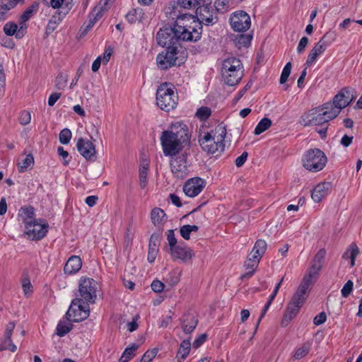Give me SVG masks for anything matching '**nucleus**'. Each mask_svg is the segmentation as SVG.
I'll return each mask as SVG.
<instances>
[{
    "instance_id": "nucleus-1",
    "label": "nucleus",
    "mask_w": 362,
    "mask_h": 362,
    "mask_svg": "<svg viewBox=\"0 0 362 362\" xmlns=\"http://www.w3.org/2000/svg\"><path fill=\"white\" fill-rule=\"evenodd\" d=\"M175 22L166 24L156 34L157 44L163 47H178L180 42H196L202 37L203 26L189 13H170Z\"/></svg>"
},
{
    "instance_id": "nucleus-2",
    "label": "nucleus",
    "mask_w": 362,
    "mask_h": 362,
    "mask_svg": "<svg viewBox=\"0 0 362 362\" xmlns=\"http://www.w3.org/2000/svg\"><path fill=\"white\" fill-rule=\"evenodd\" d=\"M190 138L186 124L181 122L173 124L171 130L163 131L160 138L163 154L170 157L177 156L186 145L189 144Z\"/></svg>"
},
{
    "instance_id": "nucleus-3",
    "label": "nucleus",
    "mask_w": 362,
    "mask_h": 362,
    "mask_svg": "<svg viewBox=\"0 0 362 362\" xmlns=\"http://www.w3.org/2000/svg\"><path fill=\"white\" fill-rule=\"evenodd\" d=\"M187 58L185 52H180L178 47H165L156 57V64L160 70H168L173 66H180Z\"/></svg>"
},
{
    "instance_id": "nucleus-4",
    "label": "nucleus",
    "mask_w": 362,
    "mask_h": 362,
    "mask_svg": "<svg viewBox=\"0 0 362 362\" xmlns=\"http://www.w3.org/2000/svg\"><path fill=\"white\" fill-rule=\"evenodd\" d=\"M221 75L225 83L228 86L237 85L243 76L240 60L235 57H229L223 60Z\"/></svg>"
},
{
    "instance_id": "nucleus-5",
    "label": "nucleus",
    "mask_w": 362,
    "mask_h": 362,
    "mask_svg": "<svg viewBox=\"0 0 362 362\" xmlns=\"http://www.w3.org/2000/svg\"><path fill=\"white\" fill-rule=\"evenodd\" d=\"M98 283L91 278L81 277L78 284L79 296L72 300L73 305L78 303L89 305L94 303L97 298V293L99 289Z\"/></svg>"
},
{
    "instance_id": "nucleus-6",
    "label": "nucleus",
    "mask_w": 362,
    "mask_h": 362,
    "mask_svg": "<svg viewBox=\"0 0 362 362\" xmlns=\"http://www.w3.org/2000/svg\"><path fill=\"white\" fill-rule=\"evenodd\" d=\"M170 83H163L157 88L156 104L162 110L168 112L175 107L178 96Z\"/></svg>"
},
{
    "instance_id": "nucleus-7",
    "label": "nucleus",
    "mask_w": 362,
    "mask_h": 362,
    "mask_svg": "<svg viewBox=\"0 0 362 362\" xmlns=\"http://www.w3.org/2000/svg\"><path fill=\"white\" fill-rule=\"evenodd\" d=\"M337 117V113L323 112V108L318 106L305 112L300 117V124L305 127L322 125Z\"/></svg>"
},
{
    "instance_id": "nucleus-8",
    "label": "nucleus",
    "mask_w": 362,
    "mask_h": 362,
    "mask_svg": "<svg viewBox=\"0 0 362 362\" xmlns=\"http://www.w3.org/2000/svg\"><path fill=\"white\" fill-rule=\"evenodd\" d=\"M327 161L325 153L320 148H311L306 151L303 158V167L312 172H318L323 169Z\"/></svg>"
},
{
    "instance_id": "nucleus-9",
    "label": "nucleus",
    "mask_w": 362,
    "mask_h": 362,
    "mask_svg": "<svg viewBox=\"0 0 362 362\" xmlns=\"http://www.w3.org/2000/svg\"><path fill=\"white\" fill-rule=\"evenodd\" d=\"M226 134V130L225 127L223 128L221 133L217 136L216 140L214 136H212L210 133L207 132L203 137L199 139L202 149L208 154H214L218 151L223 152L225 147L224 140Z\"/></svg>"
},
{
    "instance_id": "nucleus-10",
    "label": "nucleus",
    "mask_w": 362,
    "mask_h": 362,
    "mask_svg": "<svg viewBox=\"0 0 362 362\" xmlns=\"http://www.w3.org/2000/svg\"><path fill=\"white\" fill-rule=\"evenodd\" d=\"M188 153L185 151L171 157L170 161V169L173 175L177 178L185 179L189 174V164L187 161Z\"/></svg>"
},
{
    "instance_id": "nucleus-11",
    "label": "nucleus",
    "mask_w": 362,
    "mask_h": 362,
    "mask_svg": "<svg viewBox=\"0 0 362 362\" xmlns=\"http://www.w3.org/2000/svg\"><path fill=\"white\" fill-rule=\"evenodd\" d=\"M82 303H78L77 305L71 303L65 314V317L67 320L79 322L88 317L90 314L89 305H83Z\"/></svg>"
},
{
    "instance_id": "nucleus-12",
    "label": "nucleus",
    "mask_w": 362,
    "mask_h": 362,
    "mask_svg": "<svg viewBox=\"0 0 362 362\" xmlns=\"http://www.w3.org/2000/svg\"><path fill=\"white\" fill-rule=\"evenodd\" d=\"M33 219V222L26 223L25 228L27 231L25 233L33 240H39L42 239L48 232L49 225L45 221L39 219Z\"/></svg>"
},
{
    "instance_id": "nucleus-13",
    "label": "nucleus",
    "mask_w": 362,
    "mask_h": 362,
    "mask_svg": "<svg viewBox=\"0 0 362 362\" xmlns=\"http://www.w3.org/2000/svg\"><path fill=\"white\" fill-rule=\"evenodd\" d=\"M230 23L235 31L243 33L250 28L251 25L250 17L245 11H238L231 15Z\"/></svg>"
},
{
    "instance_id": "nucleus-14",
    "label": "nucleus",
    "mask_w": 362,
    "mask_h": 362,
    "mask_svg": "<svg viewBox=\"0 0 362 362\" xmlns=\"http://www.w3.org/2000/svg\"><path fill=\"white\" fill-rule=\"evenodd\" d=\"M196 14L197 16H192L194 18L195 21L200 23L202 25V23L206 25H212L216 23L218 19L216 16H214L211 5L206 7L197 8Z\"/></svg>"
},
{
    "instance_id": "nucleus-15",
    "label": "nucleus",
    "mask_w": 362,
    "mask_h": 362,
    "mask_svg": "<svg viewBox=\"0 0 362 362\" xmlns=\"http://www.w3.org/2000/svg\"><path fill=\"white\" fill-rule=\"evenodd\" d=\"M327 252L325 248H322L315 255L312 262L311 267L308 269V273L305 274L304 277H308L309 280L313 281V279L319 275V272L322 269Z\"/></svg>"
},
{
    "instance_id": "nucleus-16",
    "label": "nucleus",
    "mask_w": 362,
    "mask_h": 362,
    "mask_svg": "<svg viewBox=\"0 0 362 362\" xmlns=\"http://www.w3.org/2000/svg\"><path fill=\"white\" fill-rule=\"evenodd\" d=\"M40 7V3L34 1L30 6H28L25 11L21 15L18 21L19 23V33L18 37L25 36L27 33L26 22L37 12Z\"/></svg>"
},
{
    "instance_id": "nucleus-17",
    "label": "nucleus",
    "mask_w": 362,
    "mask_h": 362,
    "mask_svg": "<svg viewBox=\"0 0 362 362\" xmlns=\"http://www.w3.org/2000/svg\"><path fill=\"white\" fill-rule=\"evenodd\" d=\"M76 148L81 155L87 160L95 161L96 160L95 145L90 141L79 138L76 143Z\"/></svg>"
},
{
    "instance_id": "nucleus-18",
    "label": "nucleus",
    "mask_w": 362,
    "mask_h": 362,
    "mask_svg": "<svg viewBox=\"0 0 362 362\" xmlns=\"http://www.w3.org/2000/svg\"><path fill=\"white\" fill-rule=\"evenodd\" d=\"M206 182L200 177H193L188 180L183 187L185 194L189 197L197 196L204 188Z\"/></svg>"
},
{
    "instance_id": "nucleus-19",
    "label": "nucleus",
    "mask_w": 362,
    "mask_h": 362,
    "mask_svg": "<svg viewBox=\"0 0 362 362\" xmlns=\"http://www.w3.org/2000/svg\"><path fill=\"white\" fill-rule=\"evenodd\" d=\"M170 253L173 259H179L183 262H187L194 256L193 250L183 243H180L176 247L172 248Z\"/></svg>"
},
{
    "instance_id": "nucleus-20",
    "label": "nucleus",
    "mask_w": 362,
    "mask_h": 362,
    "mask_svg": "<svg viewBox=\"0 0 362 362\" xmlns=\"http://www.w3.org/2000/svg\"><path fill=\"white\" fill-rule=\"evenodd\" d=\"M162 239V231H157L153 233L148 243V251L147 260L148 262L152 263L155 261L157 254L159 250V245Z\"/></svg>"
},
{
    "instance_id": "nucleus-21",
    "label": "nucleus",
    "mask_w": 362,
    "mask_h": 362,
    "mask_svg": "<svg viewBox=\"0 0 362 362\" xmlns=\"http://www.w3.org/2000/svg\"><path fill=\"white\" fill-rule=\"evenodd\" d=\"M332 190V183L329 182H322L317 185L313 189L311 197L316 202H320L323 198L327 196Z\"/></svg>"
},
{
    "instance_id": "nucleus-22",
    "label": "nucleus",
    "mask_w": 362,
    "mask_h": 362,
    "mask_svg": "<svg viewBox=\"0 0 362 362\" xmlns=\"http://www.w3.org/2000/svg\"><path fill=\"white\" fill-rule=\"evenodd\" d=\"M293 299L288 304L286 310L284 315V317L281 320V326L286 327L288 325L290 321L298 313L300 308L303 304L298 303Z\"/></svg>"
},
{
    "instance_id": "nucleus-23",
    "label": "nucleus",
    "mask_w": 362,
    "mask_h": 362,
    "mask_svg": "<svg viewBox=\"0 0 362 362\" xmlns=\"http://www.w3.org/2000/svg\"><path fill=\"white\" fill-rule=\"evenodd\" d=\"M308 277L303 278L297 291L294 293L292 299L299 302L298 303L303 304L306 297L309 286L312 284L313 281L307 279Z\"/></svg>"
},
{
    "instance_id": "nucleus-24",
    "label": "nucleus",
    "mask_w": 362,
    "mask_h": 362,
    "mask_svg": "<svg viewBox=\"0 0 362 362\" xmlns=\"http://www.w3.org/2000/svg\"><path fill=\"white\" fill-rule=\"evenodd\" d=\"M151 219L153 224L159 229L158 231H162L163 226L167 221V216L163 209L155 207L151 210Z\"/></svg>"
},
{
    "instance_id": "nucleus-25",
    "label": "nucleus",
    "mask_w": 362,
    "mask_h": 362,
    "mask_svg": "<svg viewBox=\"0 0 362 362\" xmlns=\"http://www.w3.org/2000/svg\"><path fill=\"white\" fill-rule=\"evenodd\" d=\"M82 267V261L80 257L73 255L69 258L64 267L65 274L71 275L77 273Z\"/></svg>"
},
{
    "instance_id": "nucleus-26",
    "label": "nucleus",
    "mask_w": 362,
    "mask_h": 362,
    "mask_svg": "<svg viewBox=\"0 0 362 362\" xmlns=\"http://www.w3.org/2000/svg\"><path fill=\"white\" fill-rule=\"evenodd\" d=\"M346 90V88H342L333 98V103L335 107H338L339 110L346 107L356 98L354 94H351V99L349 100H346L344 93L347 92Z\"/></svg>"
},
{
    "instance_id": "nucleus-27",
    "label": "nucleus",
    "mask_w": 362,
    "mask_h": 362,
    "mask_svg": "<svg viewBox=\"0 0 362 362\" xmlns=\"http://www.w3.org/2000/svg\"><path fill=\"white\" fill-rule=\"evenodd\" d=\"M346 90V88H342L333 98V103L335 107H338L339 110L346 107L356 98L354 94H351V99L349 100H346L344 93L347 92Z\"/></svg>"
},
{
    "instance_id": "nucleus-28",
    "label": "nucleus",
    "mask_w": 362,
    "mask_h": 362,
    "mask_svg": "<svg viewBox=\"0 0 362 362\" xmlns=\"http://www.w3.org/2000/svg\"><path fill=\"white\" fill-rule=\"evenodd\" d=\"M267 247V245L265 240L262 239L257 240L255 243L252 252L249 255L252 257L251 259L254 260L255 259H257L260 260L261 257L264 255L266 252Z\"/></svg>"
},
{
    "instance_id": "nucleus-29",
    "label": "nucleus",
    "mask_w": 362,
    "mask_h": 362,
    "mask_svg": "<svg viewBox=\"0 0 362 362\" xmlns=\"http://www.w3.org/2000/svg\"><path fill=\"white\" fill-rule=\"evenodd\" d=\"M198 324V320L192 315H186L184 316L182 328L183 332L186 334L192 333L196 328Z\"/></svg>"
},
{
    "instance_id": "nucleus-30",
    "label": "nucleus",
    "mask_w": 362,
    "mask_h": 362,
    "mask_svg": "<svg viewBox=\"0 0 362 362\" xmlns=\"http://www.w3.org/2000/svg\"><path fill=\"white\" fill-rule=\"evenodd\" d=\"M35 209L32 206L21 207L19 210L18 216L21 218L26 226V223L33 222Z\"/></svg>"
},
{
    "instance_id": "nucleus-31",
    "label": "nucleus",
    "mask_w": 362,
    "mask_h": 362,
    "mask_svg": "<svg viewBox=\"0 0 362 362\" xmlns=\"http://www.w3.org/2000/svg\"><path fill=\"white\" fill-rule=\"evenodd\" d=\"M252 40V35L239 34L234 36L233 42L235 46L241 49L242 47H247L250 46Z\"/></svg>"
},
{
    "instance_id": "nucleus-32",
    "label": "nucleus",
    "mask_w": 362,
    "mask_h": 362,
    "mask_svg": "<svg viewBox=\"0 0 362 362\" xmlns=\"http://www.w3.org/2000/svg\"><path fill=\"white\" fill-rule=\"evenodd\" d=\"M330 35H332L331 33H326L323 35V37L319 40V42H317L313 47V49L315 50V52L318 54L319 56L325 52L327 47L330 44V42L327 40V39L329 38Z\"/></svg>"
},
{
    "instance_id": "nucleus-33",
    "label": "nucleus",
    "mask_w": 362,
    "mask_h": 362,
    "mask_svg": "<svg viewBox=\"0 0 362 362\" xmlns=\"http://www.w3.org/2000/svg\"><path fill=\"white\" fill-rule=\"evenodd\" d=\"M34 165V157L33 154H28L21 161L17 163L18 170L20 173H25L28 168H32Z\"/></svg>"
},
{
    "instance_id": "nucleus-34",
    "label": "nucleus",
    "mask_w": 362,
    "mask_h": 362,
    "mask_svg": "<svg viewBox=\"0 0 362 362\" xmlns=\"http://www.w3.org/2000/svg\"><path fill=\"white\" fill-rule=\"evenodd\" d=\"M144 12L142 8H133L131 11H129L127 15H126V19L127 21L132 24L134 23L136 21H141V19L144 17Z\"/></svg>"
},
{
    "instance_id": "nucleus-35",
    "label": "nucleus",
    "mask_w": 362,
    "mask_h": 362,
    "mask_svg": "<svg viewBox=\"0 0 362 362\" xmlns=\"http://www.w3.org/2000/svg\"><path fill=\"white\" fill-rule=\"evenodd\" d=\"M139 345L132 344L127 347L119 359V362H128L134 356V352L139 349Z\"/></svg>"
},
{
    "instance_id": "nucleus-36",
    "label": "nucleus",
    "mask_w": 362,
    "mask_h": 362,
    "mask_svg": "<svg viewBox=\"0 0 362 362\" xmlns=\"http://www.w3.org/2000/svg\"><path fill=\"white\" fill-rule=\"evenodd\" d=\"M4 32L7 36H13L15 35V37L18 40L22 39L24 37H18L19 28L18 27V25L14 22L6 23L4 26Z\"/></svg>"
},
{
    "instance_id": "nucleus-37",
    "label": "nucleus",
    "mask_w": 362,
    "mask_h": 362,
    "mask_svg": "<svg viewBox=\"0 0 362 362\" xmlns=\"http://www.w3.org/2000/svg\"><path fill=\"white\" fill-rule=\"evenodd\" d=\"M191 349V343L189 339L183 340L180 345L177 354V358L180 357L181 359H185Z\"/></svg>"
},
{
    "instance_id": "nucleus-38",
    "label": "nucleus",
    "mask_w": 362,
    "mask_h": 362,
    "mask_svg": "<svg viewBox=\"0 0 362 362\" xmlns=\"http://www.w3.org/2000/svg\"><path fill=\"white\" fill-rule=\"evenodd\" d=\"M272 120L269 118L264 117L262 119L256 126L254 134L255 135H259L267 130L272 126Z\"/></svg>"
},
{
    "instance_id": "nucleus-39",
    "label": "nucleus",
    "mask_w": 362,
    "mask_h": 362,
    "mask_svg": "<svg viewBox=\"0 0 362 362\" xmlns=\"http://www.w3.org/2000/svg\"><path fill=\"white\" fill-rule=\"evenodd\" d=\"M349 251H350L349 258L351 259L350 264H351V267H354L355 264L356 258L357 255L359 254V249L355 243H352L350 245L349 250L346 252L344 253V255L342 256L343 258L347 257V255Z\"/></svg>"
},
{
    "instance_id": "nucleus-40",
    "label": "nucleus",
    "mask_w": 362,
    "mask_h": 362,
    "mask_svg": "<svg viewBox=\"0 0 362 362\" xmlns=\"http://www.w3.org/2000/svg\"><path fill=\"white\" fill-rule=\"evenodd\" d=\"M73 329L71 323H66L64 321H59L57 326V334L59 337H64Z\"/></svg>"
},
{
    "instance_id": "nucleus-41",
    "label": "nucleus",
    "mask_w": 362,
    "mask_h": 362,
    "mask_svg": "<svg viewBox=\"0 0 362 362\" xmlns=\"http://www.w3.org/2000/svg\"><path fill=\"white\" fill-rule=\"evenodd\" d=\"M108 8L107 6H104L103 4H98L96 6L93 11L89 14L91 16L92 19L96 23L103 16V13L107 11Z\"/></svg>"
},
{
    "instance_id": "nucleus-42",
    "label": "nucleus",
    "mask_w": 362,
    "mask_h": 362,
    "mask_svg": "<svg viewBox=\"0 0 362 362\" xmlns=\"http://www.w3.org/2000/svg\"><path fill=\"white\" fill-rule=\"evenodd\" d=\"M108 8L107 6H104L103 4H98L96 6L93 11L89 14L91 16L92 19L96 23L103 16V13L107 11Z\"/></svg>"
},
{
    "instance_id": "nucleus-43",
    "label": "nucleus",
    "mask_w": 362,
    "mask_h": 362,
    "mask_svg": "<svg viewBox=\"0 0 362 362\" xmlns=\"http://www.w3.org/2000/svg\"><path fill=\"white\" fill-rule=\"evenodd\" d=\"M310 346L309 343H305L301 347L298 348L294 355L293 358L296 360H300L304 358L310 351Z\"/></svg>"
},
{
    "instance_id": "nucleus-44",
    "label": "nucleus",
    "mask_w": 362,
    "mask_h": 362,
    "mask_svg": "<svg viewBox=\"0 0 362 362\" xmlns=\"http://www.w3.org/2000/svg\"><path fill=\"white\" fill-rule=\"evenodd\" d=\"M211 115V110L209 107L203 106L199 107L195 115L202 121H206Z\"/></svg>"
},
{
    "instance_id": "nucleus-45",
    "label": "nucleus",
    "mask_w": 362,
    "mask_h": 362,
    "mask_svg": "<svg viewBox=\"0 0 362 362\" xmlns=\"http://www.w3.org/2000/svg\"><path fill=\"white\" fill-rule=\"evenodd\" d=\"M193 0H177V5L175 6L173 11L172 13H173L175 11L177 14H181L180 11L177 10L178 7L180 8H187L190 9L194 8V4L193 3Z\"/></svg>"
},
{
    "instance_id": "nucleus-46",
    "label": "nucleus",
    "mask_w": 362,
    "mask_h": 362,
    "mask_svg": "<svg viewBox=\"0 0 362 362\" xmlns=\"http://www.w3.org/2000/svg\"><path fill=\"white\" fill-rule=\"evenodd\" d=\"M71 132L67 128L63 129L59 135V139L62 144H67L71 139Z\"/></svg>"
},
{
    "instance_id": "nucleus-47",
    "label": "nucleus",
    "mask_w": 362,
    "mask_h": 362,
    "mask_svg": "<svg viewBox=\"0 0 362 362\" xmlns=\"http://www.w3.org/2000/svg\"><path fill=\"white\" fill-rule=\"evenodd\" d=\"M61 21H62V18L58 17V18H57L56 16H53L48 22V24H47V28H46V33L48 35V34H50L52 32H54L56 30L57 25Z\"/></svg>"
},
{
    "instance_id": "nucleus-48",
    "label": "nucleus",
    "mask_w": 362,
    "mask_h": 362,
    "mask_svg": "<svg viewBox=\"0 0 362 362\" xmlns=\"http://www.w3.org/2000/svg\"><path fill=\"white\" fill-rule=\"evenodd\" d=\"M291 66H292L291 63L288 62L284 67L283 71L281 74V76H280L279 81H280L281 84H284L287 81L288 78L291 74Z\"/></svg>"
},
{
    "instance_id": "nucleus-49",
    "label": "nucleus",
    "mask_w": 362,
    "mask_h": 362,
    "mask_svg": "<svg viewBox=\"0 0 362 362\" xmlns=\"http://www.w3.org/2000/svg\"><path fill=\"white\" fill-rule=\"evenodd\" d=\"M66 83L67 76L63 74L62 73L59 74V75L56 78V88L59 90H62L66 87Z\"/></svg>"
},
{
    "instance_id": "nucleus-50",
    "label": "nucleus",
    "mask_w": 362,
    "mask_h": 362,
    "mask_svg": "<svg viewBox=\"0 0 362 362\" xmlns=\"http://www.w3.org/2000/svg\"><path fill=\"white\" fill-rule=\"evenodd\" d=\"M95 22L92 19L91 16H88V21L85 22L80 29L81 36H84L87 34L89 30L94 25Z\"/></svg>"
},
{
    "instance_id": "nucleus-51",
    "label": "nucleus",
    "mask_w": 362,
    "mask_h": 362,
    "mask_svg": "<svg viewBox=\"0 0 362 362\" xmlns=\"http://www.w3.org/2000/svg\"><path fill=\"white\" fill-rule=\"evenodd\" d=\"M148 167L144 166L139 170V183L142 189H144L147 184Z\"/></svg>"
},
{
    "instance_id": "nucleus-52",
    "label": "nucleus",
    "mask_w": 362,
    "mask_h": 362,
    "mask_svg": "<svg viewBox=\"0 0 362 362\" xmlns=\"http://www.w3.org/2000/svg\"><path fill=\"white\" fill-rule=\"evenodd\" d=\"M320 107L323 108V112H336L337 113V116L339 115L341 110H339L338 107H336L333 103H326L322 105L319 106Z\"/></svg>"
},
{
    "instance_id": "nucleus-53",
    "label": "nucleus",
    "mask_w": 362,
    "mask_h": 362,
    "mask_svg": "<svg viewBox=\"0 0 362 362\" xmlns=\"http://www.w3.org/2000/svg\"><path fill=\"white\" fill-rule=\"evenodd\" d=\"M167 240L170 246V250L177 245V240L175 236L174 230L170 229L168 230Z\"/></svg>"
},
{
    "instance_id": "nucleus-54",
    "label": "nucleus",
    "mask_w": 362,
    "mask_h": 362,
    "mask_svg": "<svg viewBox=\"0 0 362 362\" xmlns=\"http://www.w3.org/2000/svg\"><path fill=\"white\" fill-rule=\"evenodd\" d=\"M353 281L351 280H349L343 286L341 292V295L344 298H347L351 293L353 290Z\"/></svg>"
},
{
    "instance_id": "nucleus-55",
    "label": "nucleus",
    "mask_w": 362,
    "mask_h": 362,
    "mask_svg": "<svg viewBox=\"0 0 362 362\" xmlns=\"http://www.w3.org/2000/svg\"><path fill=\"white\" fill-rule=\"evenodd\" d=\"M252 257L249 255L247 260L245 262V267L250 271H255L259 260L257 259H251Z\"/></svg>"
},
{
    "instance_id": "nucleus-56",
    "label": "nucleus",
    "mask_w": 362,
    "mask_h": 362,
    "mask_svg": "<svg viewBox=\"0 0 362 362\" xmlns=\"http://www.w3.org/2000/svg\"><path fill=\"white\" fill-rule=\"evenodd\" d=\"M31 115L28 111H22L19 117L20 123L22 125L28 124L30 122Z\"/></svg>"
},
{
    "instance_id": "nucleus-57",
    "label": "nucleus",
    "mask_w": 362,
    "mask_h": 362,
    "mask_svg": "<svg viewBox=\"0 0 362 362\" xmlns=\"http://www.w3.org/2000/svg\"><path fill=\"white\" fill-rule=\"evenodd\" d=\"M164 288L165 284L158 279L153 280V282L151 283V288L156 293L162 292Z\"/></svg>"
},
{
    "instance_id": "nucleus-58",
    "label": "nucleus",
    "mask_w": 362,
    "mask_h": 362,
    "mask_svg": "<svg viewBox=\"0 0 362 362\" xmlns=\"http://www.w3.org/2000/svg\"><path fill=\"white\" fill-rule=\"evenodd\" d=\"M73 4L66 3L64 5L61 6V10L59 11V17L62 18V20L64 17L69 12V11L72 8Z\"/></svg>"
},
{
    "instance_id": "nucleus-59",
    "label": "nucleus",
    "mask_w": 362,
    "mask_h": 362,
    "mask_svg": "<svg viewBox=\"0 0 362 362\" xmlns=\"http://www.w3.org/2000/svg\"><path fill=\"white\" fill-rule=\"evenodd\" d=\"M158 353L157 349H153L151 350L146 351L143 355L142 359L144 361H152L156 356Z\"/></svg>"
},
{
    "instance_id": "nucleus-60",
    "label": "nucleus",
    "mask_w": 362,
    "mask_h": 362,
    "mask_svg": "<svg viewBox=\"0 0 362 362\" xmlns=\"http://www.w3.org/2000/svg\"><path fill=\"white\" fill-rule=\"evenodd\" d=\"M191 230L187 225H184L180 228V235L186 240L190 239Z\"/></svg>"
},
{
    "instance_id": "nucleus-61",
    "label": "nucleus",
    "mask_w": 362,
    "mask_h": 362,
    "mask_svg": "<svg viewBox=\"0 0 362 362\" xmlns=\"http://www.w3.org/2000/svg\"><path fill=\"white\" fill-rule=\"evenodd\" d=\"M309 42V40L307 37H303L297 47V52L298 54H301L307 47L308 44Z\"/></svg>"
},
{
    "instance_id": "nucleus-62",
    "label": "nucleus",
    "mask_w": 362,
    "mask_h": 362,
    "mask_svg": "<svg viewBox=\"0 0 362 362\" xmlns=\"http://www.w3.org/2000/svg\"><path fill=\"white\" fill-rule=\"evenodd\" d=\"M327 320V315L325 312H322L316 315L313 319V323L315 325H320L323 324Z\"/></svg>"
},
{
    "instance_id": "nucleus-63",
    "label": "nucleus",
    "mask_w": 362,
    "mask_h": 362,
    "mask_svg": "<svg viewBox=\"0 0 362 362\" xmlns=\"http://www.w3.org/2000/svg\"><path fill=\"white\" fill-rule=\"evenodd\" d=\"M229 4L228 0H216L214 2V7L217 11L225 9Z\"/></svg>"
},
{
    "instance_id": "nucleus-64",
    "label": "nucleus",
    "mask_w": 362,
    "mask_h": 362,
    "mask_svg": "<svg viewBox=\"0 0 362 362\" xmlns=\"http://www.w3.org/2000/svg\"><path fill=\"white\" fill-rule=\"evenodd\" d=\"M318 56V54L312 49L308 56L306 65L308 66H311L315 62Z\"/></svg>"
}]
</instances>
